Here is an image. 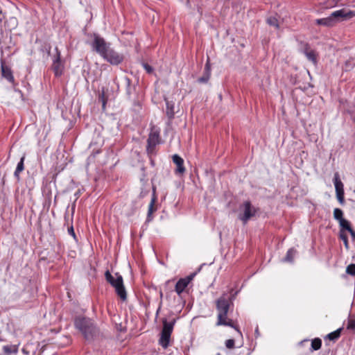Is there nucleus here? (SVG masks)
<instances>
[{
    "label": "nucleus",
    "instance_id": "f257e3e1",
    "mask_svg": "<svg viewBox=\"0 0 355 355\" xmlns=\"http://www.w3.org/2000/svg\"><path fill=\"white\" fill-rule=\"evenodd\" d=\"M74 327L87 340H92L98 332L93 320L86 317H76L74 320Z\"/></svg>",
    "mask_w": 355,
    "mask_h": 355
},
{
    "label": "nucleus",
    "instance_id": "f03ea898",
    "mask_svg": "<svg viewBox=\"0 0 355 355\" xmlns=\"http://www.w3.org/2000/svg\"><path fill=\"white\" fill-rule=\"evenodd\" d=\"M114 277L109 270L105 272V277L106 281L115 288L116 293L121 298V300L125 301L127 299V293L123 285V280L122 276L116 272Z\"/></svg>",
    "mask_w": 355,
    "mask_h": 355
},
{
    "label": "nucleus",
    "instance_id": "7ed1b4c3",
    "mask_svg": "<svg viewBox=\"0 0 355 355\" xmlns=\"http://www.w3.org/2000/svg\"><path fill=\"white\" fill-rule=\"evenodd\" d=\"M175 322V318H173L170 322H168L166 318L162 319L163 327L160 332L158 343L163 349H167L171 345V337Z\"/></svg>",
    "mask_w": 355,
    "mask_h": 355
},
{
    "label": "nucleus",
    "instance_id": "20e7f679",
    "mask_svg": "<svg viewBox=\"0 0 355 355\" xmlns=\"http://www.w3.org/2000/svg\"><path fill=\"white\" fill-rule=\"evenodd\" d=\"M237 212L238 218L241 220L243 225H245L259 214V209L253 206L250 201H245L239 205Z\"/></svg>",
    "mask_w": 355,
    "mask_h": 355
},
{
    "label": "nucleus",
    "instance_id": "39448f33",
    "mask_svg": "<svg viewBox=\"0 0 355 355\" xmlns=\"http://www.w3.org/2000/svg\"><path fill=\"white\" fill-rule=\"evenodd\" d=\"M232 304L230 297L224 294L220 296L216 302L218 311V320L227 318V313Z\"/></svg>",
    "mask_w": 355,
    "mask_h": 355
},
{
    "label": "nucleus",
    "instance_id": "423d86ee",
    "mask_svg": "<svg viewBox=\"0 0 355 355\" xmlns=\"http://www.w3.org/2000/svg\"><path fill=\"white\" fill-rule=\"evenodd\" d=\"M93 50L103 57L110 48V44L100 37L98 34H94V41L92 43Z\"/></svg>",
    "mask_w": 355,
    "mask_h": 355
},
{
    "label": "nucleus",
    "instance_id": "0eeeda50",
    "mask_svg": "<svg viewBox=\"0 0 355 355\" xmlns=\"http://www.w3.org/2000/svg\"><path fill=\"white\" fill-rule=\"evenodd\" d=\"M102 58L112 65H119L124 60L123 54L119 53L111 48Z\"/></svg>",
    "mask_w": 355,
    "mask_h": 355
},
{
    "label": "nucleus",
    "instance_id": "6e6552de",
    "mask_svg": "<svg viewBox=\"0 0 355 355\" xmlns=\"http://www.w3.org/2000/svg\"><path fill=\"white\" fill-rule=\"evenodd\" d=\"M159 144V132L158 131H152L148 135L147 139L146 151L148 155L155 153V147Z\"/></svg>",
    "mask_w": 355,
    "mask_h": 355
},
{
    "label": "nucleus",
    "instance_id": "1a4fd4ad",
    "mask_svg": "<svg viewBox=\"0 0 355 355\" xmlns=\"http://www.w3.org/2000/svg\"><path fill=\"white\" fill-rule=\"evenodd\" d=\"M55 55L53 60L52 69L54 72L55 76L60 77L63 73L64 65L61 62V54L58 47L55 48Z\"/></svg>",
    "mask_w": 355,
    "mask_h": 355
},
{
    "label": "nucleus",
    "instance_id": "9d476101",
    "mask_svg": "<svg viewBox=\"0 0 355 355\" xmlns=\"http://www.w3.org/2000/svg\"><path fill=\"white\" fill-rule=\"evenodd\" d=\"M195 276V273L191 274L184 278H180L176 283L175 291L179 296L186 291L188 285L191 283Z\"/></svg>",
    "mask_w": 355,
    "mask_h": 355
},
{
    "label": "nucleus",
    "instance_id": "9b49d317",
    "mask_svg": "<svg viewBox=\"0 0 355 355\" xmlns=\"http://www.w3.org/2000/svg\"><path fill=\"white\" fill-rule=\"evenodd\" d=\"M334 182L336 189L337 200H344V186L340 179V176L338 172L334 173Z\"/></svg>",
    "mask_w": 355,
    "mask_h": 355
},
{
    "label": "nucleus",
    "instance_id": "f8f14e48",
    "mask_svg": "<svg viewBox=\"0 0 355 355\" xmlns=\"http://www.w3.org/2000/svg\"><path fill=\"white\" fill-rule=\"evenodd\" d=\"M1 69L2 76L9 83L13 84L15 83V78L12 74V71L10 67L6 65L3 60L1 61Z\"/></svg>",
    "mask_w": 355,
    "mask_h": 355
},
{
    "label": "nucleus",
    "instance_id": "ddd939ff",
    "mask_svg": "<svg viewBox=\"0 0 355 355\" xmlns=\"http://www.w3.org/2000/svg\"><path fill=\"white\" fill-rule=\"evenodd\" d=\"M211 76V66L208 60L205 65L202 76L198 78L199 83H207Z\"/></svg>",
    "mask_w": 355,
    "mask_h": 355
},
{
    "label": "nucleus",
    "instance_id": "4468645a",
    "mask_svg": "<svg viewBox=\"0 0 355 355\" xmlns=\"http://www.w3.org/2000/svg\"><path fill=\"white\" fill-rule=\"evenodd\" d=\"M125 83V93L128 98H130L132 95L136 92V85L132 83V80L128 76L124 77Z\"/></svg>",
    "mask_w": 355,
    "mask_h": 355
},
{
    "label": "nucleus",
    "instance_id": "2eb2a0df",
    "mask_svg": "<svg viewBox=\"0 0 355 355\" xmlns=\"http://www.w3.org/2000/svg\"><path fill=\"white\" fill-rule=\"evenodd\" d=\"M173 162L176 164V173H183L185 171V168L184 166V159L177 154L173 155Z\"/></svg>",
    "mask_w": 355,
    "mask_h": 355
},
{
    "label": "nucleus",
    "instance_id": "dca6fc26",
    "mask_svg": "<svg viewBox=\"0 0 355 355\" xmlns=\"http://www.w3.org/2000/svg\"><path fill=\"white\" fill-rule=\"evenodd\" d=\"M166 101V114L169 119H173L175 115V104L173 101L165 98Z\"/></svg>",
    "mask_w": 355,
    "mask_h": 355
},
{
    "label": "nucleus",
    "instance_id": "f3484780",
    "mask_svg": "<svg viewBox=\"0 0 355 355\" xmlns=\"http://www.w3.org/2000/svg\"><path fill=\"white\" fill-rule=\"evenodd\" d=\"M216 325H218V326L223 325V326L230 327L234 329L241 336H242V334H241V331L239 330V327L234 324L232 320H230V319L227 320V318L222 319L220 320H218Z\"/></svg>",
    "mask_w": 355,
    "mask_h": 355
},
{
    "label": "nucleus",
    "instance_id": "a211bd4d",
    "mask_svg": "<svg viewBox=\"0 0 355 355\" xmlns=\"http://www.w3.org/2000/svg\"><path fill=\"white\" fill-rule=\"evenodd\" d=\"M157 201H150L148 205L146 223H149L153 220V214L158 209V205L156 204Z\"/></svg>",
    "mask_w": 355,
    "mask_h": 355
},
{
    "label": "nucleus",
    "instance_id": "6ab92c4d",
    "mask_svg": "<svg viewBox=\"0 0 355 355\" xmlns=\"http://www.w3.org/2000/svg\"><path fill=\"white\" fill-rule=\"evenodd\" d=\"M343 329V328L340 327V328H338V329H336V331L328 334L324 337V340H331L333 342H336L340 337L341 332H342Z\"/></svg>",
    "mask_w": 355,
    "mask_h": 355
},
{
    "label": "nucleus",
    "instance_id": "aec40b11",
    "mask_svg": "<svg viewBox=\"0 0 355 355\" xmlns=\"http://www.w3.org/2000/svg\"><path fill=\"white\" fill-rule=\"evenodd\" d=\"M24 160H25V155H23L20 161L18 162L16 169L14 173L15 177L17 178V180H19V173L24 169Z\"/></svg>",
    "mask_w": 355,
    "mask_h": 355
},
{
    "label": "nucleus",
    "instance_id": "412c9836",
    "mask_svg": "<svg viewBox=\"0 0 355 355\" xmlns=\"http://www.w3.org/2000/svg\"><path fill=\"white\" fill-rule=\"evenodd\" d=\"M304 53L309 60L311 61L313 64L317 63L316 54L313 50L309 49L308 45L305 48Z\"/></svg>",
    "mask_w": 355,
    "mask_h": 355
},
{
    "label": "nucleus",
    "instance_id": "4be33fe9",
    "mask_svg": "<svg viewBox=\"0 0 355 355\" xmlns=\"http://www.w3.org/2000/svg\"><path fill=\"white\" fill-rule=\"evenodd\" d=\"M296 254H297V250L295 249H294L293 248H290L287 251L286 254L283 259V261L293 263Z\"/></svg>",
    "mask_w": 355,
    "mask_h": 355
},
{
    "label": "nucleus",
    "instance_id": "5701e85b",
    "mask_svg": "<svg viewBox=\"0 0 355 355\" xmlns=\"http://www.w3.org/2000/svg\"><path fill=\"white\" fill-rule=\"evenodd\" d=\"M3 351L7 354H17L18 352V345H4Z\"/></svg>",
    "mask_w": 355,
    "mask_h": 355
},
{
    "label": "nucleus",
    "instance_id": "b1692460",
    "mask_svg": "<svg viewBox=\"0 0 355 355\" xmlns=\"http://www.w3.org/2000/svg\"><path fill=\"white\" fill-rule=\"evenodd\" d=\"M322 340L319 338H314L311 341V351H316L321 348Z\"/></svg>",
    "mask_w": 355,
    "mask_h": 355
},
{
    "label": "nucleus",
    "instance_id": "393cba45",
    "mask_svg": "<svg viewBox=\"0 0 355 355\" xmlns=\"http://www.w3.org/2000/svg\"><path fill=\"white\" fill-rule=\"evenodd\" d=\"M330 16L333 19V21H334L336 18L346 17L347 15L345 12L344 10H338L333 12Z\"/></svg>",
    "mask_w": 355,
    "mask_h": 355
},
{
    "label": "nucleus",
    "instance_id": "a878e982",
    "mask_svg": "<svg viewBox=\"0 0 355 355\" xmlns=\"http://www.w3.org/2000/svg\"><path fill=\"white\" fill-rule=\"evenodd\" d=\"M266 21L270 26H274L277 29L279 28L278 19L275 16L269 17Z\"/></svg>",
    "mask_w": 355,
    "mask_h": 355
},
{
    "label": "nucleus",
    "instance_id": "bb28decb",
    "mask_svg": "<svg viewBox=\"0 0 355 355\" xmlns=\"http://www.w3.org/2000/svg\"><path fill=\"white\" fill-rule=\"evenodd\" d=\"M318 24L324 25V26H331L334 23L333 19H331V16L327 18H322L317 20Z\"/></svg>",
    "mask_w": 355,
    "mask_h": 355
},
{
    "label": "nucleus",
    "instance_id": "cd10ccee",
    "mask_svg": "<svg viewBox=\"0 0 355 355\" xmlns=\"http://www.w3.org/2000/svg\"><path fill=\"white\" fill-rule=\"evenodd\" d=\"M98 100L99 102L102 103L103 110H105L107 99V97L105 96V92L103 90L101 94H99Z\"/></svg>",
    "mask_w": 355,
    "mask_h": 355
},
{
    "label": "nucleus",
    "instance_id": "c85d7f7f",
    "mask_svg": "<svg viewBox=\"0 0 355 355\" xmlns=\"http://www.w3.org/2000/svg\"><path fill=\"white\" fill-rule=\"evenodd\" d=\"M339 236L340 239L343 241L345 248L348 250L349 249V245L347 234L341 230Z\"/></svg>",
    "mask_w": 355,
    "mask_h": 355
},
{
    "label": "nucleus",
    "instance_id": "c756f323",
    "mask_svg": "<svg viewBox=\"0 0 355 355\" xmlns=\"http://www.w3.org/2000/svg\"><path fill=\"white\" fill-rule=\"evenodd\" d=\"M334 218L338 221H340L343 219V211L339 208L334 209Z\"/></svg>",
    "mask_w": 355,
    "mask_h": 355
},
{
    "label": "nucleus",
    "instance_id": "7c9ffc66",
    "mask_svg": "<svg viewBox=\"0 0 355 355\" xmlns=\"http://www.w3.org/2000/svg\"><path fill=\"white\" fill-rule=\"evenodd\" d=\"M347 329L351 330L355 334V319L349 318L347 320Z\"/></svg>",
    "mask_w": 355,
    "mask_h": 355
},
{
    "label": "nucleus",
    "instance_id": "2f4dec72",
    "mask_svg": "<svg viewBox=\"0 0 355 355\" xmlns=\"http://www.w3.org/2000/svg\"><path fill=\"white\" fill-rule=\"evenodd\" d=\"M339 223H340V227L343 229H345V230H347L348 232L352 229L349 221H347L345 218H343V220L339 221Z\"/></svg>",
    "mask_w": 355,
    "mask_h": 355
},
{
    "label": "nucleus",
    "instance_id": "473e14b6",
    "mask_svg": "<svg viewBox=\"0 0 355 355\" xmlns=\"http://www.w3.org/2000/svg\"><path fill=\"white\" fill-rule=\"evenodd\" d=\"M346 272L352 276H355V264L351 263L347 266Z\"/></svg>",
    "mask_w": 355,
    "mask_h": 355
},
{
    "label": "nucleus",
    "instance_id": "72a5a7b5",
    "mask_svg": "<svg viewBox=\"0 0 355 355\" xmlns=\"http://www.w3.org/2000/svg\"><path fill=\"white\" fill-rule=\"evenodd\" d=\"M132 110L134 112L139 113L141 110V104L139 101H135L133 102Z\"/></svg>",
    "mask_w": 355,
    "mask_h": 355
},
{
    "label": "nucleus",
    "instance_id": "f704fd0d",
    "mask_svg": "<svg viewBox=\"0 0 355 355\" xmlns=\"http://www.w3.org/2000/svg\"><path fill=\"white\" fill-rule=\"evenodd\" d=\"M235 341L234 339H228L225 341V347L227 349H233L234 347Z\"/></svg>",
    "mask_w": 355,
    "mask_h": 355
},
{
    "label": "nucleus",
    "instance_id": "c9c22d12",
    "mask_svg": "<svg viewBox=\"0 0 355 355\" xmlns=\"http://www.w3.org/2000/svg\"><path fill=\"white\" fill-rule=\"evenodd\" d=\"M68 233L73 238L76 242H78V238L74 232L73 225H71L70 227H68Z\"/></svg>",
    "mask_w": 355,
    "mask_h": 355
},
{
    "label": "nucleus",
    "instance_id": "e433bc0d",
    "mask_svg": "<svg viewBox=\"0 0 355 355\" xmlns=\"http://www.w3.org/2000/svg\"><path fill=\"white\" fill-rule=\"evenodd\" d=\"M142 66L148 73H151L153 71V68L148 63L143 62Z\"/></svg>",
    "mask_w": 355,
    "mask_h": 355
},
{
    "label": "nucleus",
    "instance_id": "4c0bfd02",
    "mask_svg": "<svg viewBox=\"0 0 355 355\" xmlns=\"http://www.w3.org/2000/svg\"><path fill=\"white\" fill-rule=\"evenodd\" d=\"M83 189L78 188L77 189L74 193H73V197L75 198V200H78L79 198H80V196L81 194V191H82Z\"/></svg>",
    "mask_w": 355,
    "mask_h": 355
},
{
    "label": "nucleus",
    "instance_id": "58836bf2",
    "mask_svg": "<svg viewBox=\"0 0 355 355\" xmlns=\"http://www.w3.org/2000/svg\"><path fill=\"white\" fill-rule=\"evenodd\" d=\"M152 193H150V200H157V196L155 195V187L154 186L152 187Z\"/></svg>",
    "mask_w": 355,
    "mask_h": 355
},
{
    "label": "nucleus",
    "instance_id": "ea45409f",
    "mask_svg": "<svg viewBox=\"0 0 355 355\" xmlns=\"http://www.w3.org/2000/svg\"><path fill=\"white\" fill-rule=\"evenodd\" d=\"M150 193V191H141V193H140V197L141 198H146L148 197L147 194Z\"/></svg>",
    "mask_w": 355,
    "mask_h": 355
},
{
    "label": "nucleus",
    "instance_id": "a19ab883",
    "mask_svg": "<svg viewBox=\"0 0 355 355\" xmlns=\"http://www.w3.org/2000/svg\"><path fill=\"white\" fill-rule=\"evenodd\" d=\"M349 232L350 233L352 239L355 241V231L353 229H352L350 231H349Z\"/></svg>",
    "mask_w": 355,
    "mask_h": 355
},
{
    "label": "nucleus",
    "instance_id": "79ce46f5",
    "mask_svg": "<svg viewBox=\"0 0 355 355\" xmlns=\"http://www.w3.org/2000/svg\"><path fill=\"white\" fill-rule=\"evenodd\" d=\"M75 202H76L74 201V202H73V205H72V206H71V209H72L73 210V209H74V208H75Z\"/></svg>",
    "mask_w": 355,
    "mask_h": 355
},
{
    "label": "nucleus",
    "instance_id": "37998d69",
    "mask_svg": "<svg viewBox=\"0 0 355 355\" xmlns=\"http://www.w3.org/2000/svg\"><path fill=\"white\" fill-rule=\"evenodd\" d=\"M51 199H52V196L51 195L50 196L48 197L47 200H51Z\"/></svg>",
    "mask_w": 355,
    "mask_h": 355
},
{
    "label": "nucleus",
    "instance_id": "c03bdc74",
    "mask_svg": "<svg viewBox=\"0 0 355 355\" xmlns=\"http://www.w3.org/2000/svg\"><path fill=\"white\" fill-rule=\"evenodd\" d=\"M162 295H163V293H162V292L161 291V292H160V297H162Z\"/></svg>",
    "mask_w": 355,
    "mask_h": 355
},
{
    "label": "nucleus",
    "instance_id": "a18cd8bd",
    "mask_svg": "<svg viewBox=\"0 0 355 355\" xmlns=\"http://www.w3.org/2000/svg\"><path fill=\"white\" fill-rule=\"evenodd\" d=\"M341 204H343L345 201L340 200L339 201Z\"/></svg>",
    "mask_w": 355,
    "mask_h": 355
},
{
    "label": "nucleus",
    "instance_id": "49530a36",
    "mask_svg": "<svg viewBox=\"0 0 355 355\" xmlns=\"http://www.w3.org/2000/svg\"><path fill=\"white\" fill-rule=\"evenodd\" d=\"M216 355H220L219 353H218Z\"/></svg>",
    "mask_w": 355,
    "mask_h": 355
}]
</instances>
